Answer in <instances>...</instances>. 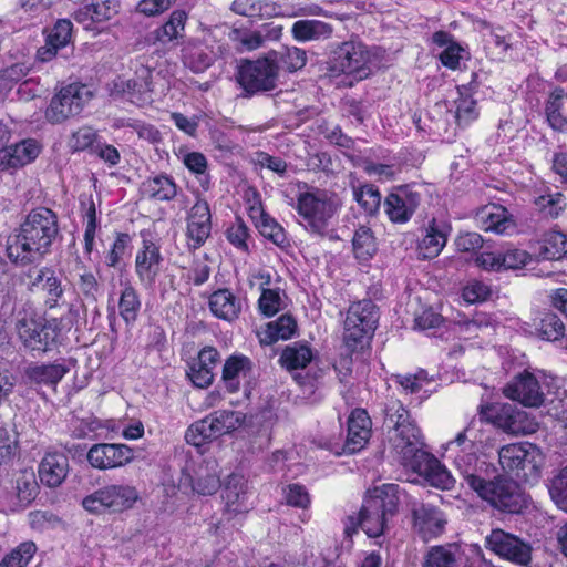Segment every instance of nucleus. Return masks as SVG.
<instances>
[{
    "label": "nucleus",
    "mask_w": 567,
    "mask_h": 567,
    "mask_svg": "<svg viewBox=\"0 0 567 567\" xmlns=\"http://www.w3.org/2000/svg\"><path fill=\"white\" fill-rule=\"evenodd\" d=\"M379 321L377 306L371 300H361L350 306L344 320L343 340L354 350L364 340L371 339Z\"/></svg>",
    "instance_id": "obj_6"
},
{
    "label": "nucleus",
    "mask_w": 567,
    "mask_h": 567,
    "mask_svg": "<svg viewBox=\"0 0 567 567\" xmlns=\"http://www.w3.org/2000/svg\"><path fill=\"white\" fill-rule=\"evenodd\" d=\"M69 473V458L62 452H47L42 457L38 474L41 483L48 487H58Z\"/></svg>",
    "instance_id": "obj_26"
},
{
    "label": "nucleus",
    "mask_w": 567,
    "mask_h": 567,
    "mask_svg": "<svg viewBox=\"0 0 567 567\" xmlns=\"http://www.w3.org/2000/svg\"><path fill=\"white\" fill-rule=\"evenodd\" d=\"M219 487L220 480L216 460H204L196 471L193 489L200 495H213Z\"/></svg>",
    "instance_id": "obj_34"
},
{
    "label": "nucleus",
    "mask_w": 567,
    "mask_h": 567,
    "mask_svg": "<svg viewBox=\"0 0 567 567\" xmlns=\"http://www.w3.org/2000/svg\"><path fill=\"white\" fill-rule=\"evenodd\" d=\"M275 63L289 72H296L302 69L307 63V53L305 50L292 47L282 51H276Z\"/></svg>",
    "instance_id": "obj_48"
},
{
    "label": "nucleus",
    "mask_w": 567,
    "mask_h": 567,
    "mask_svg": "<svg viewBox=\"0 0 567 567\" xmlns=\"http://www.w3.org/2000/svg\"><path fill=\"white\" fill-rule=\"evenodd\" d=\"M504 394L525 406H539L544 402V393L540 390L538 380L527 371L515 377L504 388Z\"/></svg>",
    "instance_id": "obj_19"
},
{
    "label": "nucleus",
    "mask_w": 567,
    "mask_h": 567,
    "mask_svg": "<svg viewBox=\"0 0 567 567\" xmlns=\"http://www.w3.org/2000/svg\"><path fill=\"white\" fill-rule=\"evenodd\" d=\"M412 516L414 528L424 540H429L440 535L445 525L442 513L433 505L423 503H413Z\"/></svg>",
    "instance_id": "obj_23"
},
{
    "label": "nucleus",
    "mask_w": 567,
    "mask_h": 567,
    "mask_svg": "<svg viewBox=\"0 0 567 567\" xmlns=\"http://www.w3.org/2000/svg\"><path fill=\"white\" fill-rule=\"evenodd\" d=\"M92 97L93 93L85 84H69L51 99L45 118L52 124L62 123L80 114Z\"/></svg>",
    "instance_id": "obj_7"
},
{
    "label": "nucleus",
    "mask_w": 567,
    "mask_h": 567,
    "mask_svg": "<svg viewBox=\"0 0 567 567\" xmlns=\"http://www.w3.org/2000/svg\"><path fill=\"white\" fill-rule=\"evenodd\" d=\"M485 230H492L496 234H504L514 226V221L507 216L505 208L501 206L486 207L483 210Z\"/></svg>",
    "instance_id": "obj_44"
},
{
    "label": "nucleus",
    "mask_w": 567,
    "mask_h": 567,
    "mask_svg": "<svg viewBox=\"0 0 567 567\" xmlns=\"http://www.w3.org/2000/svg\"><path fill=\"white\" fill-rule=\"evenodd\" d=\"M354 199L369 215L378 212L381 204V195L373 185H364L353 192Z\"/></svg>",
    "instance_id": "obj_55"
},
{
    "label": "nucleus",
    "mask_w": 567,
    "mask_h": 567,
    "mask_svg": "<svg viewBox=\"0 0 567 567\" xmlns=\"http://www.w3.org/2000/svg\"><path fill=\"white\" fill-rule=\"evenodd\" d=\"M219 361V353L213 347L202 349L197 359L189 365L187 377L197 388H207L214 380V369Z\"/></svg>",
    "instance_id": "obj_27"
},
{
    "label": "nucleus",
    "mask_w": 567,
    "mask_h": 567,
    "mask_svg": "<svg viewBox=\"0 0 567 567\" xmlns=\"http://www.w3.org/2000/svg\"><path fill=\"white\" fill-rule=\"evenodd\" d=\"M477 440V435L470 424L463 431L457 433L455 439L449 441L445 444V452L449 454L451 458L454 460L460 454H472L476 453L475 442Z\"/></svg>",
    "instance_id": "obj_41"
},
{
    "label": "nucleus",
    "mask_w": 567,
    "mask_h": 567,
    "mask_svg": "<svg viewBox=\"0 0 567 567\" xmlns=\"http://www.w3.org/2000/svg\"><path fill=\"white\" fill-rule=\"evenodd\" d=\"M477 495L493 507L511 514L520 513L528 502L515 481L495 475Z\"/></svg>",
    "instance_id": "obj_8"
},
{
    "label": "nucleus",
    "mask_w": 567,
    "mask_h": 567,
    "mask_svg": "<svg viewBox=\"0 0 567 567\" xmlns=\"http://www.w3.org/2000/svg\"><path fill=\"white\" fill-rule=\"evenodd\" d=\"M447 235L444 227L436 224L432 219L425 228V235L417 245L419 259H432L439 256L444 246L446 245Z\"/></svg>",
    "instance_id": "obj_32"
},
{
    "label": "nucleus",
    "mask_w": 567,
    "mask_h": 567,
    "mask_svg": "<svg viewBox=\"0 0 567 567\" xmlns=\"http://www.w3.org/2000/svg\"><path fill=\"white\" fill-rule=\"evenodd\" d=\"M72 37V22L68 19H60L50 31L47 41L48 44L64 48L69 44Z\"/></svg>",
    "instance_id": "obj_58"
},
{
    "label": "nucleus",
    "mask_w": 567,
    "mask_h": 567,
    "mask_svg": "<svg viewBox=\"0 0 567 567\" xmlns=\"http://www.w3.org/2000/svg\"><path fill=\"white\" fill-rule=\"evenodd\" d=\"M59 234L58 216L52 209H32L21 223L18 234L8 239V258L17 265L33 262L50 251Z\"/></svg>",
    "instance_id": "obj_2"
},
{
    "label": "nucleus",
    "mask_w": 567,
    "mask_h": 567,
    "mask_svg": "<svg viewBox=\"0 0 567 567\" xmlns=\"http://www.w3.org/2000/svg\"><path fill=\"white\" fill-rule=\"evenodd\" d=\"M153 70L150 66L140 64L131 79L117 78L113 82V92L127 99L138 106L152 102Z\"/></svg>",
    "instance_id": "obj_12"
},
{
    "label": "nucleus",
    "mask_w": 567,
    "mask_h": 567,
    "mask_svg": "<svg viewBox=\"0 0 567 567\" xmlns=\"http://www.w3.org/2000/svg\"><path fill=\"white\" fill-rule=\"evenodd\" d=\"M259 310L266 317L275 316L281 308V298L277 290L265 288L258 300Z\"/></svg>",
    "instance_id": "obj_62"
},
{
    "label": "nucleus",
    "mask_w": 567,
    "mask_h": 567,
    "mask_svg": "<svg viewBox=\"0 0 567 567\" xmlns=\"http://www.w3.org/2000/svg\"><path fill=\"white\" fill-rule=\"evenodd\" d=\"M137 498L138 493L135 487L112 484L84 497L82 505L90 513H101L106 509L116 513L133 507Z\"/></svg>",
    "instance_id": "obj_10"
},
{
    "label": "nucleus",
    "mask_w": 567,
    "mask_h": 567,
    "mask_svg": "<svg viewBox=\"0 0 567 567\" xmlns=\"http://www.w3.org/2000/svg\"><path fill=\"white\" fill-rule=\"evenodd\" d=\"M421 203V193L414 185H403L390 193L384 209L392 223L404 224L411 219Z\"/></svg>",
    "instance_id": "obj_16"
},
{
    "label": "nucleus",
    "mask_w": 567,
    "mask_h": 567,
    "mask_svg": "<svg viewBox=\"0 0 567 567\" xmlns=\"http://www.w3.org/2000/svg\"><path fill=\"white\" fill-rule=\"evenodd\" d=\"M212 215L208 203L198 199L190 208L187 216L186 236L188 246L193 249L199 248L210 235Z\"/></svg>",
    "instance_id": "obj_20"
},
{
    "label": "nucleus",
    "mask_w": 567,
    "mask_h": 567,
    "mask_svg": "<svg viewBox=\"0 0 567 567\" xmlns=\"http://www.w3.org/2000/svg\"><path fill=\"white\" fill-rule=\"evenodd\" d=\"M567 254V238L563 233L553 231L546 235L539 248V257L547 260H559Z\"/></svg>",
    "instance_id": "obj_43"
},
{
    "label": "nucleus",
    "mask_w": 567,
    "mask_h": 567,
    "mask_svg": "<svg viewBox=\"0 0 567 567\" xmlns=\"http://www.w3.org/2000/svg\"><path fill=\"white\" fill-rule=\"evenodd\" d=\"M90 8L93 20L100 23L114 18L120 11V3L117 0H92Z\"/></svg>",
    "instance_id": "obj_59"
},
{
    "label": "nucleus",
    "mask_w": 567,
    "mask_h": 567,
    "mask_svg": "<svg viewBox=\"0 0 567 567\" xmlns=\"http://www.w3.org/2000/svg\"><path fill=\"white\" fill-rule=\"evenodd\" d=\"M276 56V51H269L257 60L241 61L236 78L246 96L266 93L277 87L279 65L275 63Z\"/></svg>",
    "instance_id": "obj_4"
},
{
    "label": "nucleus",
    "mask_w": 567,
    "mask_h": 567,
    "mask_svg": "<svg viewBox=\"0 0 567 567\" xmlns=\"http://www.w3.org/2000/svg\"><path fill=\"white\" fill-rule=\"evenodd\" d=\"M453 463L464 483L476 494L484 488L496 472L493 464L481 460L476 453L460 454L454 457Z\"/></svg>",
    "instance_id": "obj_15"
},
{
    "label": "nucleus",
    "mask_w": 567,
    "mask_h": 567,
    "mask_svg": "<svg viewBox=\"0 0 567 567\" xmlns=\"http://www.w3.org/2000/svg\"><path fill=\"white\" fill-rule=\"evenodd\" d=\"M311 360L312 351L310 347L293 342L282 350L279 362L287 370H298L306 368Z\"/></svg>",
    "instance_id": "obj_38"
},
{
    "label": "nucleus",
    "mask_w": 567,
    "mask_h": 567,
    "mask_svg": "<svg viewBox=\"0 0 567 567\" xmlns=\"http://www.w3.org/2000/svg\"><path fill=\"white\" fill-rule=\"evenodd\" d=\"M250 216L264 237L270 239L278 246L286 243L287 238L284 228L272 217L266 214L261 207H251Z\"/></svg>",
    "instance_id": "obj_37"
},
{
    "label": "nucleus",
    "mask_w": 567,
    "mask_h": 567,
    "mask_svg": "<svg viewBox=\"0 0 567 567\" xmlns=\"http://www.w3.org/2000/svg\"><path fill=\"white\" fill-rule=\"evenodd\" d=\"M501 255V271L508 269H520L530 261V255L523 249L508 248L505 251H499Z\"/></svg>",
    "instance_id": "obj_57"
},
{
    "label": "nucleus",
    "mask_w": 567,
    "mask_h": 567,
    "mask_svg": "<svg viewBox=\"0 0 567 567\" xmlns=\"http://www.w3.org/2000/svg\"><path fill=\"white\" fill-rule=\"evenodd\" d=\"M400 486L398 484H384L380 488H375L374 495L370 496V499H378L383 513L389 516H393L398 511L400 502Z\"/></svg>",
    "instance_id": "obj_46"
},
{
    "label": "nucleus",
    "mask_w": 567,
    "mask_h": 567,
    "mask_svg": "<svg viewBox=\"0 0 567 567\" xmlns=\"http://www.w3.org/2000/svg\"><path fill=\"white\" fill-rule=\"evenodd\" d=\"M423 567H455V556L442 546L433 547L429 551Z\"/></svg>",
    "instance_id": "obj_61"
},
{
    "label": "nucleus",
    "mask_w": 567,
    "mask_h": 567,
    "mask_svg": "<svg viewBox=\"0 0 567 567\" xmlns=\"http://www.w3.org/2000/svg\"><path fill=\"white\" fill-rule=\"evenodd\" d=\"M186 13L183 10H175L171 13L168 21L159 27L155 33L156 39L161 42H168L177 39L184 30Z\"/></svg>",
    "instance_id": "obj_50"
},
{
    "label": "nucleus",
    "mask_w": 567,
    "mask_h": 567,
    "mask_svg": "<svg viewBox=\"0 0 567 567\" xmlns=\"http://www.w3.org/2000/svg\"><path fill=\"white\" fill-rule=\"evenodd\" d=\"M141 306V299L136 289L132 285L126 284L118 300L120 316L126 324H132L136 321Z\"/></svg>",
    "instance_id": "obj_40"
},
{
    "label": "nucleus",
    "mask_w": 567,
    "mask_h": 567,
    "mask_svg": "<svg viewBox=\"0 0 567 567\" xmlns=\"http://www.w3.org/2000/svg\"><path fill=\"white\" fill-rule=\"evenodd\" d=\"M563 89L554 90L546 102L545 113L550 127L567 132V100Z\"/></svg>",
    "instance_id": "obj_33"
},
{
    "label": "nucleus",
    "mask_w": 567,
    "mask_h": 567,
    "mask_svg": "<svg viewBox=\"0 0 567 567\" xmlns=\"http://www.w3.org/2000/svg\"><path fill=\"white\" fill-rule=\"evenodd\" d=\"M383 412L389 440L393 450L401 456L402 463L423 475L430 485L451 489L454 486V478L437 458L423 450L421 432L403 404L391 398L386 401Z\"/></svg>",
    "instance_id": "obj_1"
},
{
    "label": "nucleus",
    "mask_w": 567,
    "mask_h": 567,
    "mask_svg": "<svg viewBox=\"0 0 567 567\" xmlns=\"http://www.w3.org/2000/svg\"><path fill=\"white\" fill-rule=\"evenodd\" d=\"M41 152V145L33 138L0 148V171L23 167L33 162Z\"/></svg>",
    "instance_id": "obj_22"
},
{
    "label": "nucleus",
    "mask_w": 567,
    "mask_h": 567,
    "mask_svg": "<svg viewBox=\"0 0 567 567\" xmlns=\"http://www.w3.org/2000/svg\"><path fill=\"white\" fill-rule=\"evenodd\" d=\"M96 132L92 127H81L73 133L70 140V146L73 151H94L96 144Z\"/></svg>",
    "instance_id": "obj_60"
},
{
    "label": "nucleus",
    "mask_w": 567,
    "mask_h": 567,
    "mask_svg": "<svg viewBox=\"0 0 567 567\" xmlns=\"http://www.w3.org/2000/svg\"><path fill=\"white\" fill-rule=\"evenodd\" d=\"M213 423H209L206 417L193 423L185 433V440L188 444L200 446L208 441L217 439L214 431Z\"/></svg>",
    "instance_id": "obj_52"
},
{
    "label": "nucleus",
    "mask_w": 567,
    "mask_h": 567,
    "mask_svg": "<svg viewBox=\"0 0 567 567\" xmlns=\"http://www.w3.org/2000/svg\"><path fill=\"white\" fill-rule=\"evenodd\" d=\"M291 33L299 42L329 39L332 27L320 20H298L292 24Z\"/></svg>",
    "instance_id": "obj_36"
},
{
    "label": "nucleus",
    "mask_w": 567,
    "mask_h": 567,
    "mask_svg": "<svg viewBox=\"0 0 567 567\" xmlns=\"http://www.w3.org/2000/svg\"><path fill=\"white\" fill-rule=\"evenodd\" d=\"M485 547L501 558L526 566L532 560V547L514 534L495 528L485 537Z\"/></svg>",
    "instance_id": "obj_11"
},
{
    "label": "nucleus",
    "mask_w": 567,
    "mask_h": 567,
    "mask_svg": "<svg viewBox=\"0 0 567 567\" xmlns=\"http://www.w3.org/2000/svg\"><path fill=\"white\" fill-rule=\"evenodd\" d=\"M234 416L235 413L233 411H217L206 416V419L209 423H213V431L216 437H219L220 435L228 433L234 427Z\"/></svg>",
    "instance_id": "obj_64"
},
{
    "label": "nucleus",
    "mask_w": 567,
    "mask_h": 567,
    "mask_svg": "<svg viewBox=\"0 0 567 567\" xmlns=\"http://www.w3.org/2000/svg\"><path fill=\"white\" fill-rule=\"evenodd\" d=\"M371 436V419L362 409L352 411L348 419V435L343 445V452L353 454L361 451Z\"/></svg>",
    "instance_id": "obj_24"
},
{
    "label": "nucleus",
    "mask_w": 567,
    "mask_h": 567,
    "mask_svg": "<svg viewBox=\"0 0 567 567\" xmlns=\"http://www.w3.org/2000/svg\"><path fill=\"white\" fill-rule=\"evenodd\" d=\"M370 52L365 44L350 40L339 44L331 53V71L363 80L370 74Z\"/></svg>",
    "instance_id": "obj_9"
},
{
    "label": "nucleus",
    "mask_w": 567,
    "mask_h": 567,
    "mask_svg": "<svg viewBox=\"0 0 567 567\" xmlns=\"http://www.w3.org/2000/svg\"><path fill=\"white\" fill-rule=\"evenodd\" d=\"M227 48L210 38L188 41L182 49V59L193 72L207 70L217 59L227 54Z\"/></svg>",
    "instance_id": "obj_13"
},
{
    "label": "nucleus",
    "mask_w": 567,
    "mask_h": 567,
    "mask_svg": "<svg viewBox=\"0 0 567 567\" xmlns=\"http://www.w3.org/2000/svg\"><path fill=\"white\" fill-rule=\"evenodd\" d=\"M491 288L482 281H471L463 289V298L468 303L483 302L491 296Z\"/></svg>",
    "instance_id": "obj_63"
},
{
    "label": "nucleus",
    "mask_w": 567,
    "mask_h": 567,
    "mask_svg": "<svg viewBox=\"0 0 567 567\" xmlns=\"http://www.w3.org/2000/svg\"><path fill=\"white\" fill-rule=\"evenodd\" d=\"M502 468L520 480L533 482L540 476L544 455L530 443H514L504 445L498 451Z\"/></svg>",
    "instance_id": "obj_5"
},
{
    "label": "nucleus",
    "mask_w": 567,
    "mask_h": 567,
    "mask_svg": "<svg viewBox=\"0 0 567 567\" xmlns=\"http://www.w3.org/2000/svg\"><path fill=\"white\" fill-rule=\"evenodd\" d=\"M144 186L148 196L156 200H171L177 194V187L173 179L164 175L148 179Z\"/></svg>",
    "instance_id": "obj_45"
},
{
    "label": "nucleus",
    "mask_w": 567,
    "mask_h": 567,
    "mask_svg": "<svg viewBox=\"0 0 567 567\" xmlns=\"http://www.w3.org/2000/svg\"><path fill=\"white\" fill-rule=\"evenodd\" d=\"M223 499L227 514L235 516L251 509L247 480L240 474H230L223 488Z\"/></svg>",
    "instance_id": "obj_21"
},
{
    "label": "nucleus",
    "mask_w": 567,
    "mask_h": 567,
    "mask_svg": "<svg viewBox=\"0 0 567 567\" xmlns=\"http://www.w3.org/2000/svg\"><path fill=\"white\" fill-rule=\"evenodd\" d=\"M16 329L24 347L33 351H48L56 339V331L44 319L33 316L20 318Z\"/></svg>",
    "instance_id": "obj_14"
},
{
    "label": "nucleus",
    "mask_w": 567,
    "mask_h": 567,
    "mask_svg": "<svg viewBox=\"0 0 567 567\" xmlns=\"http://www.w3.org/2000/svg\"><path fill=\"white\" fill-rule=\"evenodd\" d=\"M549 494L559 508L567 511V466L550 481Z\"/></svg>",
    "instance_id": "obj_56"
},
{
    "label": "nucleus",
    "mask_w": 567,
    "mask_h": 567,
    "mask_svg": "<svg viewBox=\"0 0 567 567\" xmlns=\"http://www.w3.org/2000/svg\"><path fill=\"white\" fill-rule=\"evenodd\" d=\"M134 458L133 450L125 444L99 443L87 452L89 463L99 470L124 466Z\"/></svg>",
    "instance_id": "obj_18"
},
{
    "label": "nucleus",
    "mask_w": 567,
    "mask_h": 567,
    "mask_svg": "<svg viewBox=\"0 0 567 567\" xmlns=\"http://www.w3.org/2000/svg\"><path fill=\"white\" fill-rule=\"evenodd\" d=\"M378 502V499H370L368 497L359 512L361 528L369 537L380 536L386 527L389 515L383 513Z\"/></svg>",
    "instance_id": "obj_31"
},
{
    "label": "nucleus",
    "mask_w": 567,
    "mask_h": 567,
    "mask_svg": "<svg viewBox=\"0 0 567 567\" xmlns=\"http://www.w3.org/2000/svg\"><path fill=\"white\" fill-rule=\"evenodd\" d=\"M535 205L546 217L557 218L567 207L565 195L559 192L538 196Z\"/></svg>",
    "instance_id": "obj_49"
},
{
    "label": "nucleus",
    "mask_w": 567,
    "mask_h": 567,
    "mask_svg": "<svg viewBox=\"0 0 567 567\" xmlns=\"http://www.w3.org/2000/svg\"><path fill=\"white\" fill-rule=\"evenodd\" d=\"M495 424L504 432L519 435L535 430L534 422L528 414L514 404H503L495 415Z\"/></svg>",
    "instance_id": "obj_28"
},
{
    "label": "nucleus",
    "mask_w": 567,
    "mask_h": 567,
    "mask_svg": "<svg viewBox=\"0 0 567 567\" xmlns=\"http://www.w3.org/2000/svg\"><path fill=\"white\" fill-rule=\"evenodd\" d=\"M41 282L42 290L48 295L47 305L53 308L58 305L59 299L63 295L61 280L55 276L54 271L43 268L38 271L34 284Z\"/></svg>",
    "instance_id": "obj_42"
},
{
    "label": "nucleus",
    "mask_w": 567,
    "mask_h": 567,
    "mask_svg": "<svg viewBox=\"0 0 567 567\" xmlns=\"http://www.w3.org/2000/svg\"><path fill=\"white\" fill-rule=\"evenodd\" d=\"M537 330L544 340L556 341L564 336L565 326L557 315L548 312L540 319Z\"/></svg>",
    "instance_id": "obj_54"
},
{
    "label": "nucleus",
    "mask_w": 567,
    "mask_h": 567,
    "mask_svg": "<svg viewBox=\"0 0 567 567\" xmlns=\"http://www.w3.org/2000/svg\"><path fill=\"white\" fill-rule=\"evenodd\" d=\"M252 363L245 355H230L223 368V381L228 392L235 393L240 389L241 380H246L251 372Z\"/></svg>",
    "instance_id": "obj_30"
},
{
    "label": "nucleus",
    "mask_w": 567,
    "mask_h": 567,
    "mask_svg": "<svg viewBox=\"0 0 567 567\" xmlns=\"http://www.w3.org/2000/svg\"><path fill=\"white\" fill-rule=\"evenodd\" d=\"M163 256L159 246L144 239L135 256V272L143 287L152 289L162 271Z\"/></svg>",
    "instance_id": "obj_17"
},
{
    "label": "nucleus",
    "mask_w": 567,
    "mask_h": 567,
    "mask_svg": "<svg viewBox=\"0 0 567 567\" xmlns=\"http://www.w3.org/2000/svg\"><path fill=\"white\" fill-rule=\"evenodd\" d=\"M35 551L33 542H24L2 559L0 567H27Z\"/></svg>",
    "instance_id": "obj_53"
},
{
    "label": "nucleus",
    "mask_w": 567,
    "mask_h": 567,
    "mask_svg": "<svg viewBox=\"0 0 567 567\" xmlns=\"http://www.w3.org/2000/svg\"><path fill=\"white\" fill-rule=\"evenodd\" d=\"M296 209L306 230L321 238L329 236V224L337 212L336 203L324 190L313 189L298 195Z\"/></svg>",
    "instance_id": "obj_3"
},
{
    "label": "nucleus",
    "mask_w": 567,
    "mask_h": 567,
    "mask_svg": "<svg viewBox=\"0 0 567 567\" xmlns=\"http://www.w3.org/2000/svg\"><path fill=\"white\" fill-rule=\"evenodd\" d=\"M353 250L357 258L368 259L377 251L375 239L372 230L367 226H360L352 238Z\"/></svg>",
    "instance_id": "obj_47"
},
{
    "label": "nucleus",
    "mask_w": 567,
    "mask_h": 567,
    "mask_svg": "<svg viewBox=\"0 0 567 567\" xmlns=\"http://www.w3.org/2000/svg\"><path fill=\"white\" fill-rule=\"evenodd\" d=\"M69 372V368L62 363H31L24 369L27 382L35 389H52L55 391L58 383Z\"/></svg>",
    "instance_id": "obj_25"
},
{
    "label": "nucleus",
    "mask_w": 567,
    "mask_h": 567,
    "mask_svg": "<svg viewBox=\"0 0 567 567\" xmlns=\"http://www.w3.org/2000/svg\"><path fill=\"white\" fill-rule=\"evenodd\" d=\"M282 28L270 23L262 24L258 30L233 29L229 39L240 45L243 50L254 51L264 45L267 40H278Z\"/></svg>",
    "instance_id": "obj_29"
},
{
    "label": "nucleus",
    "mask_w": 567,
    "mask_h": 567,
    "mask_svg": "<svg viewBox=\"0 0 567 567\" xmlns=\"http://www.w3.org/2000/svg\"><path fill=\"white\" fill-rule=\"evenodd\" d=\"M465 85L458 86L460 99L455 101V118L458 125H467L476 118V101L466 94Z\"/></svg>",
    "instance_id": "obj_51"
},
{
    "label": "nucleus",
    "mask_w": 567,
    "mask_h": 567,
    "mask_svg": "<svg viewBox=\"0 0 567 567\" xmlns=\"http://www.w3.org/2000/svg\"><path fill=\"white\" fill-rule=\"evenodd\" d=\"M296 329V320L290 315H282L267 323L261 342L272 344L280 339L287 340L295 334Z\"/></svg>",
    "instance_id": "obj_39"
},
{
    "label": "nucleus",
    "mask_w": 567,
    "mask_h": 567,
    "mask_svg": "<svg viewBox=\"0 0 567 567\" xmlns=\"http://www.w3.org/2000/svg\"><path fill=\"white\" fill-rule=\"evenodd\" d=\"M209 308L216 317L231 321L238 317L241 305L228 289H219L212 293Z\"/></svg>",
    "instance_id": "obj_35"
}]
</instances>
